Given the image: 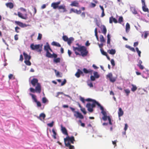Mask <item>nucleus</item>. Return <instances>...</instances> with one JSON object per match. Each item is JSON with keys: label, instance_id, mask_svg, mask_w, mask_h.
<instances>
[{"label": "nucleus", "instance_id": "obj_1", "mask_svg": "<svg viewBox=\"0 0 149 149\" xmlns=\"http://www.w3.org/2000/svg\"><path fill=\"white\" fill-rule=\"evenodd\" d=\"M73 50L76 54L77 55H80L79 52H81V55L82 56H86L88 53L86 48L84 46H82L78 43H77L72 46Z\"/></svg>", "mask_w": 149, "mask_h": 149}, {"label": "nucleus", "instance_id": "obj_2", "mask_svg": "<svg viewBox=\"0 0 149 149\" xmlns=\"http://www.w3.org/2000/svg\"><path fill=\"white\" fill-rule=\"evenodd\" d=\"M96 104L99 107L101 106L100 103L95 100L94 101L93 103H92V104L90 103H88L86 105V107L87 108L88 111L90 112H92L93 111V108L95 107Z\"/></svg>", "mask_w": 149, "mask_h": 149}, {"label": "nucleus", "instance_id": "obj_3", "mask_svg": "<svg viewBox=\"0 0 149 149\" xmlns=\"http://www.w3.org/2000/svg\"><path fill=\"white\" fill-rule=\"evenodd\" d=\"M23 54L24 57V62L25 64L27 65H31V63L29 61V60L31 59V57L30 56H28L27 54L24 52L23 53Z\"/></svg>", "mask_w": 149, "mask_h": 149}, {"label": "nucleus", "instance_id": "obj_4", "mask_svg": "<svg viewBox=\"0 0 149 149\" xmlns=\"http://www.w3.org/2000/svg\"><path fill=\"white\" fill-rule=\"evenodd\" d=\"M106 78L107 79H109L110 81L112 83L115 82L117 79V77H113L112 74L111 73H109L107 75Z\"/></svg>", "mask_w": 149, "mask_h": 149}, {"label": "nucleus", "instance_id": "obj_5", "mask_svg": "<svg viewBox=\"0 0 149 149\" xmlns=\"http://www.w3.org/2000/svg\"><path fill=\"white\" fill-rule=\"evenodd\" d=\"M65 143H67V141H68V142L70 141V143L72 144L74 143V141H75L74 137L73 136L71 137L67 136L64 139Z\"/></svg>", "mask_w": 149, "mask_h": 149}, {"label": "nucleus", "instance_id": "obj_6", "mask_svg": "<svg viewBox=\"0 0 149 149\" xmlns=\"http://www.w3.org/2000/svg\"><path fill=\"white\" fill-rule=\"evenodd\" d=\"M58 9L59 12L61 13H64L67 11L65 8V6L64 5L59 6Z\"/></svg>", "mask_w": 149, "mask_h": 149}, {"label": "nucleus", "instance_id": "obj_7", "mask_svg": "<svg viewBox=\"0 0 149 149\" xmlns=\"http://www.w3.org/2000/svg\"><path fill=\"white\" fill-rule=\"evenodd\" d=\"M15 22L17 25H18L21 27L22 28H24L27 26H30L29 24H23V23L18 21H15Z\"/></svg>", "mask_w": 149, "mask_h": 149}, {"label": "nucleus", "instance_id": "obj_8", "mask_svg": "<svg viewBox=\"0 0 149 149\" xmlns=\"http://www.w3.org/2000/svg\"><path fill=\"white\" fill-rule=\"evenodd\" d=\"M36 92L40 93L41 92V86L39 83H38L35 88Z\"/></svg>", "mask_w": 149, "mask_h": 149}, {"label": "nucleus", "instance_id": "obj_9", "mask_svg": "<svg viewBox=\"0 0 149 149\" xmlns=\"http://www.w3.org/2000/svg\"><path fill=\"white\" fill-rule=\"evenodd\" d=\"M75 112L76 113L74 114V116L76 117L77 118H79L80 119H83L84 116L82 115L81 113L78 111H75Z\"/></svg>", "mask_w": 149, "mask_h": 149}, {"label": "nucleus", "instance_id": "obj_10", "mask_svg": "<svg viewBox=\"0 0 149 149\" xmlns=\"http://www.w3.org/2000/svg\"><path fill=\"white\" fill-rule=\"evenodd\" d=\"M75 112L76 113L74 114V116L76 117L77 118H79L80 119H83L84 116L82 115L81 113L78 111H75Z\"/></svg>", "mask_w": 149, "mask_h": 149}, {"label": "nucleus", "instance_id": "obj_11", "mask_svg": "<svg viewBox=\"0 0 149 149\" xmlns=\"http://www.w3.org/2000/svg\"><path fill=\"white\" fill-rule=\"evenodd\" d=\"M40 46V45L39 44L34 45L33 44H32L30 45V47L33 50L39 49Z\"/></svg>", "mask_w": 149, "mask_h": 149}, {"label": "nucleus", "instance_id": "obj_12", "mask_svg": "<svg viewBox=\"0 0 149 149\" xmlns=\"http://www.w3.org/2000/svg\"><path fill=\"white\" fill-rule=\"evenodd\" d=\"M72 12L75 13L77 14H79L81 13V11L80 10H78L77 9H75L72 8L70 9L69 13H71Z\"/></svg>", "mask_w": 149, "mask_h": 149}, {"label": "nucleus", "instance_id": "obj_13", "mask_svg": "<svg viewBox=\"0 0 149 149\" xmlns=\"http://www.w3.org/2000/svg\"><path fill=\"white\" fill-rule=\"evenodd\" d=\"M38 82V80L37 79L33 78L31 81V83L33 86H35L36 84L37 85L38 83H39Z\"/></svg>", "mask_w": 149, "mask_h": 149}, {"label": "nucleus", "instance_id": "obj_14", "mask_svg": "<svg viewBox=\"0 0 149 149\" xmlns=\"http://www.w3.org/2000/svg\"><path fill=\"white\" fill-rule=\"evenodd\" d=\"M83 74V75H84V74H83V72L81 71V70H80L79 69H78L77 70V72L75 74V76L77 78H79L80 77V75L81 74Z\"/></svg>", "mask_w": 149, "mask_h": 149}, {"label": "nucleus", "instance_id": "obj_15", "mask_svg": "<svg viewBox=\"0 0 149 149\" xmlns=\"http://www.w3.org/2000/svg\"><path fill=\"white\" fill-rule=\"evenodd\" d=\"M61 130L62 133L65 135H68V133L67 130L65 127L63 126L62 125H61Z\"/></svg>", "mask_w": 149, "mask_h": 149}, {"label": "nucleus", "instance_id": "obj_16", "mask_svg": "<svg viewBox=\"0 0 149 149\" xmlns=\"http://www.w3.org/2000/svg\"><path fill=\"white\" fill-rule=\"evenodd\" d=\"M83 71L84 72L85 74H88L89 73L91 74L93 71V70L91 69L87 70L85 68H84L83 69Z\"/></svg>", "mask_w": 149, "mask_h": 149}, {"label": "nucleus", "instance_id": "obj_17", "mask_svg": "<svg viewBox=\"0 0 149 149\" xmlns=\"http://www.w3.org/2000/svg\"><path fill=\"white\" fill-rule=\"evenodd\" d=\"M65 146L67 147H69V149H74V147L73 146L70 145V142H68L67 143L65 144Z\"/></svg>", "mask_w": 149, "mask_h": 149}, {"label": "nucleus", "instance_id": "obj_18", "mask_svg": "<svg viewBox=\"0 0 149 149\" xmlns=\"http://www.w3.org/2000/svg\"><path fill=\"white\" fill-rule=\"evenodd\" d=\"M118 117H120L122 116L123 114V111L122 110L121 108H119V110L118 112Z\"/></svg>", "mask_w": 149, "mask_h": 149}, {"label": "nucleus", "instance_id": "obj_19", "mask_svg": "<svg viewBox=\"0 0 149 149\" xmlns=\"http://www.w3.org/2000/svg\"><path fill=\"white\" fill-rule=\"evenodd\" d=\"M74 39L73 37H71L69 38L66 42H67L68 44L70 46L71 44L74 41Z\"/></svg>", "mask_w": 149, "mask_h": 149}, {"label": "nucleus", "instance_id": "obj_20", "mask_svg": "<svg viewBox=\"0 0 149 149\" xmlns=\"http://www.w3.org/2000/svg\"><path fill=\"white\" fill-rule=\"evenodd\" d=\"M50 46L48 42L46 43V45L44 46V49L47 52L49 51L50 48Z\"/></svg>", "mask_w": 149, "mask_h": 149}, {"label": "nucleus", "instance_id": "obj_21", "mask_svg": "<svg viewBox=\"0 0 149 149\" xmlns=\"http://www.w3.org/2000/svg\"><path fill=\"white\" fill-rule=\"evenodd\" d=\"M79 4L77 1H74L72 2L70 5L72 6L78 7Z\"/></svg>", "mask_w": 149, "mask_h": 149}, {"label": "nucleus", "instance_id": "obj_22", "mask_svg": "<svg viewBox=\"0 0 149 149\" xmlns=\"http://www.w3.org/2000/svg\"><path fill=\"white\" fill-rule=\"evenodd\" d=\"M102 31L104 35H105L107 32V29L106 27L104 25L102 26V27L101 28Z\"/></svg>", "mask_w": 149, "mask_h": 149}, {"label": "nucleus", "instance_id": "obj_23", "mask_svg": "<svg viewBox=\"0 0 149 149\" xmlns=\"http://www.w3.org/2000/svg\"><path fill=\"white\" fill-rule=\"evenodd\" d=\"M142 8L143 10L145 12H147L148 13H149L148 9L146 5L142 6Z\"/></svg>", "mask_w": 149, "mask_h": 149}, {"label": "nucleus", "instance_id": "obj_24", "mask_svg": "<svg viewBox=\"0 0 149 149\" xmlns=\"http://www.w3.org/2000/svg\"><path fill=\"white\" fill-rule=\"evenodd\" d=\"M130 10L131 11L133 14L135 15L137 14V12L136 10L135 7H130Z\"/></svg>", "mask_w": 149, "mask_h": 149}, {"label": "nucleus", "instance_id": "obj_25", "mask_svg": "<svg viewBox=\"0 0 149 149\" xmlns=\"http://www.w3.org/2000/svg\"><path fill=\"white\" fill-rule=\"evenodd\" d=\"M17 15L19 17L21 18L22 19H27V17L26 16H23L22 15V14L19 12H18Z\"/></svg>", "mask_w": 149, "mask_h": 149}, {"label": "nucleus", "instance_id": "obj_26", "mask_svg": "<svg viewBox=\"0 0 149 149\" xmlns=\"http://www.w3.org/2000/svg\"><path fill=\"white\" fill-rule=\"evenodd\" d=\"M51 6L54 9H56L57 8L58 9L59 6L57 5L55 2H54L52 3Z\"/></svg>", "mask_w": 149, "mask_h": 149}, {"label": "nucleus", "instance_id": "obj_27", "mask_svg": "<svg viewBox=\"0 0 149 149\" xmlns=\"http://www.w3.org/2000/svg\"><path fill=\"white\" fill-rule=\"evenodd\" d=\"M108 52L110 54L114 55L115 54L116 51L115 49H112L111 50H108Z\"/></svg>", "mask_w": 149, "mask_h": 149}, {"label": "nucleus", "instance_id": "obj_28", "mask_svg": "<svg viewBox=\"0 0 149 149\" xmlns=\"http://www.w3.org/2000/svg\"><path fill=\"white\" fill-rule=\"evenodd\" d=\"M6 6L10 8H12L13 7V5L12 3H7L6 4Z\"/></svg>", "mask_w": 149, "mask_h": 149}, {"label": "nucleus", "instance_id": "obj_29", "mask_svg": "<svg viewBox=\"0 0 149 149\" xmlns=\"http://www.w3.org/2000/svg\"><path fill=\"white\" fill-rule=\"evenodd\" d=\"M130 29V25L129 24L127 23L126 25V31L127 33L129 32Z\"/></svg>", "mask_w": 149, "mask_h": 149}, {"label": "nucleus", "instance_id": "obj_30", "mask_svg": "<svg viewBox=\"0 0 149 149\" xmlns=\"http://www.w3.org/2000/svg\"><path fill=\"white\" fill-rule=\"evenodd\" d=\"M52 45H53L56 46L58 47H61V45L59 43L55 41H53L52 43Z\"/></svg>", "mask_w": 149, "mask_h": 149}, {"label": "nucleus", "instance_id": "obj_31", "mask_svg": "<svg viewBox=\"0 0 149 149\" xmlns=\"http://www.w3.org/2000/svg\"><path fill=\"white\" fill-rule=\"evenodd\" d=\"M94 76L96 79H98L99 78L100 76L97 72H95L93 73Z\"/></svg>", "mask_w": 149, "mask_h": 149}, {"label": "nucleus", "instance_id": "obj_32", "mask_svg": "<svg viewBox=\"0 0 149 149\" xmlns=\"http://www.w3.org/2000/svg\"><path fill=\"white\" fill-rule=\"evenodd\" d=\"M46 56L48 57L52 58L53 57V55L51 54L50 53H49V51L46 52Z\"/></svg>", "mask_w": 149, "mask_h": 149}, {"label": "nucleus", "instance_id": "obj_33", "mask_svg": "<svg viewBox=\"0 0 149 149\" xmlns=\"http://www.w3.org/2000/svg\"><path fill=\"white\" fill-rule=\"evenodd\" d=\"M132 87L131 88V91L133 92H134L136 91L137 89V87L134 84H132Z\"/></svg>", "mask_w": 149, "mask_h": 149}, {"label": "nucleus", "instance_id": "obj_34", "mask_svg": "<svg viewBox=\"0 0 149 149\" xmlns=\"http://www.w3.org/2000/svg\"><path fill=\"white\" fill-rule=\"evenodd\" d=\"M30 94L31 95L32 98L34 100V102H37V100L36 98V96L35 95L32 94Z\"/></svg>", "mask_w": 149, "mask_h": 149}, {"label": "nucleus", "instance_id": "obj_35", "mask_svg": "<svg viewBox=\"0 0 149 149\" xmlns=\"http://www.w3.org/2000/svg\"><path fill=\"white\" fill-rule=\"evenodd\" d=\"M46 117L44 113H41L39 116V119L40 120H41V118L42 117L43 120H44Z\"/></svg>", "mask_w": 149, "mask_h": 149}, {"label": "nucleus", "instance_id": "obj_36", "mask_svg": "<svg viewBox=\"0 0 149 149\" xmlns=\"http://www.w3.org/2000/svg\"><path fill=\"white\" fill-rule=\"evenodd\" d=\"M52 132L53 133V134L52 136L53 137V138L55 139H56V134H56V132L54 130V129H53L52 130Z\"/></svg>", "mask_w": 149, "mask_h": 149}, {"label": "nucleus", "instance_id": "obj_37", "mask_svg": "<svg viewBox=\"0 0 149 149\" xmlns=\"http://www.w3.org/2000/svg\"><path fill=\"white\" fill-rule=\"evenodd\" d=\"M124 91L126 93V95L128 96L129 95L130 92V90L128 89H124Z\"/></svg>", "mask_w": 149, "mask_h": 149}, {"label": "nucleus", "instance_id": "obj_38", "mask_svg": "<svg viewBox=\"0 0 149 149\" xmlns=\"http://www.w3.org/2000/svg\"><path fill=\"white\" fill-rule=\"evenodd\" d=\"M100 41L101 42L103 43L105 42V40L104 39V37L102 35H100Z\"/></svg>", "mask_w": 149, "mask_h": 149}, {"label": "nucleus", "instance_id": "obj_39", "mask_svg": "<svg viewBox=\"0 0 149 149\" xmlns=\"http://www.w3.org/2000/svg\"><path fill=\"white\" fill-rule=\"evenodd\" d=\"M61 59L59 58H54V62L56 63H58L60 62Z\"/></svg>", "mask_w": 149, "mask_h": 149}, {"label": "nucleus", "instance_id": "obj_40", "mask_svg": "<svg viewBox=\"0 0 149 149\" xmlns=\"http://www.w3.org/2000/svg\"><path fill=\"white\" fill-rule=\"evenodd\" d=\"M136 52L138 53L139 56L140 57H141V51L139 50V49L138 47H136Z\"/></svg>", "mask_w": 149, "mask_h": 149}, {"label": "nucleus", "instance_id": "obj_41", "mask_svg": "<svg viewBox=\"0 0 149 149\" xmlns=\"http://www.w3.org/2000/svg\"><path fill=\"white\" fill-rule=\"evenodd\" d=\"M81 111L84 114H86V109L84 108H82L80 109Z\"/></svg>", "mask_w": 149, "mask_h": 149}, {"label": "nucleus", "instance_id": "obj_42", "mask_svg": "<svg viewBox=\"0 0 149 149\" xmlns=\"http://www.w3.org/2000/svg\"><path fill=\"white\" fill-rule=\"evenodd\" d=\"M68 38V37L66 36H64L63 37V40L65 42H67Z\"/></svg>", "mask_w": 149, "mask_h": 149}, {"label": "nucleus", "instance_id": "obj_43", "mask_svg": "<svg viewBox=\"0 0 149 149\" xmlns=\"http://www.w3.org/2000/svg\"><path fill=\"white\" fill-rule=\"evenodd\" d=\"M100 51H101V53L103 55H104L105 56L107 55V53L106 52H105L102 49H101Z\"/></svg>", "mask_w": 149, "mask_h": 149}, {"label": "nucleus", "instance_id": "obj_44", "mask_svg": "<svg viewBox=\"0 0 149 149\" xmlns=\"http://www.w3.org/2000/svg\"><path fill=\"white\" fill-rule=\"evenodd\" d=\"M95 100H93L91 98H88L87 99H86L85 100L87 101L88 102H92L93 103L94 102V101H95Z\"/></svg>", "mask_w": 149, "mask_h": 149}, {"label": "nucleus", "instance_id": "obj_45", "mask_svg": "<svg viewBox=\"0 0 149 149\" xmlns=\"http://www.w3.org/2000/svg\"><path fill=\"white\" fill-rule=\"evenodd\" d=\"M123 18L122 17H120L118 20V22L119 23H121L123 21Z\"/></svg>", "mask_w": 149, "mask_h": 149}, {"label": "nucleus", "instance_id": "obj_46", "mask_svg": "<svg viewBox=\"0 0 149 149\" xmlns=\"http://www.w3.org/2000/svg\"><path fill=\"white\" fill-rule=\"evenodd\" d=\"M109 116H108L107 115L103 116L102 117V118L103 120L104 121H106L107 120V119H108V117Z\"/></svg>", "mask_w": 149, "mask_h": 149}, {"label": "nucleus", "instance_id": "obj_47", "mask_svg": "<svg viewBox=\"0 0 149 149\" xmlns=\"http://www.w3.org/2000/svg\"><path fill=\"white\" fill-rule=\"evenodd\" d=\"M47 100L46 98L45 97H44L42 98V102L44 103H45L47 102Z\"/></svg>", "mask_w": 149, "mask_h": 149}, {"label": "nucleus", "instance_id": "obj_48", "mask_svg": "<svg viewBox=\"0 0 149 149\" xmlns=\"http://www.w3.org/2000/svg\"><path fill=\"white\" fill-rule=\"evenodd\" d=\"M149 31H146L145 32L144 38H146L147 37L148 35L149 34Z\"/></svg>", "mask_w": 149, "mask_h": 149}, {"label": "nucleus", "instance_id": "obj_49", "mask_svg": "<svg viewBox=\"0 0 149 149\" xmlns=\"http://www.w3.org/2000/svg\"><path fill=\"white\" fill-rule=\"evenodd\" d=\"M35 102L36 103L37 107H41V103L39 101H37Z\"/></svg>", "mask_w": 149, "mask_h": 149}, {"label": "nucleus", "instance_id": "obj_50", "mask_svg": "<svg viewBox=\"0 0 149 149\" xmlns=\"http://www.w3.org/2000/svg\"><path fill=\"white\" fill-rule=\"evenodd\" d=\"M95 79L96 78L94 76L91 75L90 77V79L92 81H95Z\"/></svg>", "mask_w": 149, "mask_h": 149}, {"label": "nucleus", "instance_id": "obj_51", "mask_svg": "<svg viewBox=\"0 0 149 149\" xmlns=\"http://www.w3.org/2000/svg\"><path fill=\"white\" fill-rule=\"evenodd\" d=\"M54 122L52 121L51 123L47 124V125L50 127H52L53 125Z\"/></svg>", "mask_w": 149, "mask_h": 149}, {"label": "nucleus", "instance_id": "obj_52", "mask_svg": "<svg viewBox=\"0 0 149 149\" xmlns=\"http://www.w3.org/2000/svg\"><path fill=\"white\" fill-rule=\"evenodd\" d=\"M42 34H41L40 33H39L37 39L38 40H40L42 38Z\"/></svg>", "mask_w": 149, "mask_h": 149}, {"label": "nucleus", "instance_id": "obj_53", "mask_svg": "<svg viewBox=\"0 0 149 149\" xmlns=\"http://www.w3.org/2000/svg\"><path fill=\"white\" fill-rule=\"evenodd\" d=\"M96 6V4L95 3H91L90 4V7L91 8H94Z\"/></svg>", "mask_w": 149, "mask_h": 149}, {"label": "nucleus", "instance_id": "obj_54", "mask_svg": "<svg viewBox=\"0 0 149 149\" xmlns=\"http://www.w3.org/2000/svg\"><path fill=\"white\" fill-rule=\"evenodd\" d=\"M66 82V81L65 79H64L63 81L62 82L61 84V86H63L64 85Z\"/></svg>", "mask_w": 149, "mask_h": 149}, {"label": "nucleus", "instance_id": "obj_55", "mask_svg": "<svg viewBox=\"0 0 149 149\" xmlns=\"http://www.w3.org/2000/svg\"><path fill=\"white\" fill-rule=\"evenodd\" d=\"M20 29V28L18 26H16L15 28V31L17 33H19V31H18Z\"/></svg>", "mask_w": 149, "mask_h": 149}, {"label": "nucleus", "instance_id": "obj_56", "mask_svg": "<svg viewBox=\"0 0 149 149\" xmlns=\"http://www.w3.org/2000/svg\"><path fill=\"white\" fill-rule=\"evenodd\" d=\"M54 71L56 73V75L57 76H58V77H61V76H60V73L58 72H56V70H54Z\"/></svg>", "mask_w": 149, "mask_h": 149}, {"label": "nucleus", "instance_id": "obj_57", "mask_svg": "<svg viewBox=\"0 0 149 149\" xmlns=\"http://www.w3.org/2000/svg\"><path fill=\"white\" fill-rule=\"evenodd\" d=\"M30 90L31 92L33 93H34L36 92L35 89L32 88H30Z\"/></svg>", "mask_w": 149, "mask_h": 149}, {"label": "nucleus", "instance_id": "obj_58", "mask_svg": "<svg viewBox=\"0 0 149 149\" xmlns=\"http://www.w3.org/2000/svg\"><path fill=\"white\" fill-rule=\"evenodd\" d=\"M88 85L90 87H93V84L92 82H90L89 83H88Z\"/></svg>", "mask_w": 149, "mask_h": 149}, {"label": "nucleus", "instance_id": "obj_59", "mask_svg": "<svg viewBox=\"0 0 149 149\" xmlns=\"http://www.w3.org/2000/svg\"><path fill=\"white\" fill-rule=\"evenodd\" d=\"M83 18H84L85 17V13H82L81 15Z\"/></svg>", "mask_w": 149, "mask_h": 149}, {"label": "nucleus", "instance_id": "obj_60", "mask_svg": "<svg viewBox=\"0 0 149 149\" xmlns=\"http://www.w3.org/2000/svg\"><path fill=\"white\" fill-rule=\"evenodd\" d=\"M90 43H89V41L88 40L87 41L86 43H85V45L86 46H88L90 45Z\"/></svg>", "mask_w": 149, "mask_h": 149}, {"label": "nucleus", "instance_id": "obj_61", "mask_svg": "<svg viewBox=\"0 0 149 149\" xmlns=\"http://www.w3.org/2000/svg\"><path fill=\"white\" fill-rule=\"evenodd\" d=\"M108 120L109 121V124L111 125H112V123L111 122V118H110L109 117H109H108Z\"/></svg>", "mask_w": 149, "mask_h": 149}, {"label": "nucleus", "instance_id": "obj_62", "mask_svg": "<svg viewBox=\"0 0 149 149\" xmlns=\"http://www.w3.org/2000/svg\"><path fill=\"white\" fill-rule=\"evenodd\" d=\"M139 19L141 20H143V21H144V22H148V21H147L145 19H144V18H143L142 17H140L139 18Z\"/></svg>", "mask_w": 149, "mask_h": 149}, {"label": "nucleus", "instance_id": "obj_63", "mask_svg": "<svg viewBox=\"0 0 149 149\" xmlns=\"http://www.w3.org/2000/svg\"><path fill=\"white\" fill-rule=\"evenodd\" d=\"M80 100H81V101L83 103H85V100L83 97H81L80 98Z\"/></svg>", "mask_w": 149, "mask_h": 149}, {"label": "nucleus", "instance_id": "obj_64", "mask_svg": "<svg viewBox=\"0 0 149 149\" xmlns=\"http://www.w3.org/2000/svg\"><path fill=\"white\" fill-rule=\"evenodd\" d=\"M13 77V75L12 74H10L8 75V78L9 79H12Z\"/></svg>", "mask_w": 149, "mask_h": 149}]
</instances>
